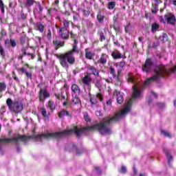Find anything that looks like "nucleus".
<instances>
[{"instance_id": "2eb2a0df", "label": "nucleus", "mask_w": 176, "mask_h": 176, "mask_svg": "<svg viewBox=\"0 0 176 176\" xmlns=\"http://www.w3.org/2000/svg\"><path fill=\"white\" fill-rule=\"evenodd\" d=\"M111 56L114 60H119L123 58V54L119 52L118 50H115L111 53Z\"/></svg>"}, {"instance_id": "9b49d317", "label": "nucleus", "mask_w": 176, "mask_h": 176, "mask_svg": "<svg viewBox=\"0 0 176 176\" xmlns=\"http://www.w3.org/2000/svg\"><path fill=\"white\" fill-rule=\"evenodd\" d=\"M59 35L62 39L67 40L68 38H69V31H68L67 29L60 28Z\"/></svg>"}, {"instance_id": "052dcab7", "label": "nucleus", "mask_w": 176, "mask_h": 176, "mask_svg": "<svg viewBox=\"0 0 176 176\" xmlns=\"http://www.w3.org/2000/svg\"><path fill=\"white\" fill-rule=\"evenodd\" d=\"M157 105L160 107V108H163L164 107V103H157Z\"/></svg>"}, {"instance_id": "6e6552de", "label": "nucleus", "mask_w": 176, "mask_h": 176, "mask_svg": "<svg viewBox=\"0 0 176 176\" xmlns=\"http://www.w3.org/2000/svg\"><path fill=\"white\" fill-rule=\"evenodd\" d=\"M103 96L101 94H97L96 95H94L90 96L89 101L92 105H96V104L98 103V101H102Z\"/></svg>"}, {"instance_id": "4468645a", "label": "nucleus", "mask_w": 176, "mask_h": 176, "mask_svg": "<svg viewBox=\"0 0 176 176\" xmlns=\"http://www.w3.org/2000/svg\"><path fill=\"white\" fill-rule=\"evenodd\" d=\"M71 90L75 96H79L80 94V87L76 84H73L72 85Z\"/></svg>"}, {"instance_id": "6ab92c4d", "label": "nucleus", "mask_w": 176, "mask_h": 176, "mask_svg": "<svg viewBox=\"0 0 176 176\" xmlns=\"http://www.w3.org/2000/svg\"><path fill=\"white\" fill-rule=\"evenodd\" d=\"M107 60H108V55L102 54L99 59L100 64H107Z\"/></svg>"}, {"instance_id": "69168bd1", "label": "nucleus", "mask_w": 176, "mask_h": 176, "mask_svg": "<svg viewBox=\"0 0 176 176\" xmlns=\"http://www.w3.org/2000/svg\"><path fill=\"white\" fill-rule=\"evenodd\" d=\"M129 82H134V78H133V77H130L129 79H128Z\"/></svg>"}, {"instance_id": "393cba45", "label": "nucleus", "mask_w": 176, "mask_h": 176, "mask_svg": "<svg viewBox=\"0 0 176 176\" xmlns=\"http://www.w3.org/2000/svg\"><path fill=\"white\" fill-rule=\"evenodd\" d=\"M160 39L163 42V43H164V42H167V41H168V36H167V34L164 33L161 36H160Z\"/></svg>"}, {"instance_id": "37998d69", "label": "nucleus", "mask_w": 176, "mask_h": 176, "mask_svg": "<svg viewBox=\"0 0 176 176\" xmlns=\"http://www.w3.org/2000/svg\"><path fill=\"white\" fill-rule=\"evenodd\" d=\"M73 19L74 21H78V20L79 19V14L77 13L74 14L73 16Z\"/></svg>"}, {"instance_id": "a19ab883", "label": "nucleus", "mask_w": 176, "mask_h": 176, "mask_svg": "<svg viewBox=\"0 0 176 176\" xmlns=\"http://www.w3.org/2000/svg\"><path fill=\"white\" fill-rule=\"evenodd\" d=\"M84 119L86 122H90V117L87 113H84Z\"/></svg>"}, {"instance_id": "412c9836", "label": "nucleus", "mask_w": 176, "mask_h": 176, "mask_svg": "<svg viewBox=\"0 0 176 176\" xmlns=\"http://www.w3.org/2000/svg\"><path fill=\"white\" fill-rule=\"evenodd\" d=\"M96 19H97L98 23H104V19H105V16L102 15L101 14V12H99L98 13Z\"/></svg>"}, {"instance_id": "6e6d98bb", "label": "nucleus", "mask_w": 176, "mask_h": 176, "mask_svg": "<svg viewBox=\"0 0 176 176\" xmlns=\"http://www.w3.org/2000/svg\"><path fill=\"white\" fill-rule=\"evenodd\" d=\"M154 1L155 2L154 5H157V6H159V4L162 3V0H154Z\"/></svg>"}, {"instance_id": "5701e85b", "label": "nucleus", "mask_w": 176, "mask_h": 176, "mask_svg": "<svg viewBox=\"0 0 176 176\" xmlns=\"http://www.w3.org/2000/svg\"><path fill=\"white\" fill-rule=\"evenodd\" d=\"M151 12L152 13L156 14L157 12H159V6L157 4H152V8H151Z\"/></svg>"}, {"instance_id": "de8ad7c7", "label": "nucleus", "mask_w": 176, "mask_h": 176, "mask_svg": "<svg viewBox=\"0 0 176 176\" xmlns=\"http://www.w3.org/2000/svg\"><path fill=\"white\" fill-rule=\"evenodd\" d=\"M25 75L27 76V78H29L30 79H32V74L28 72H25Z\"/></svg>"}, {"instance_id": "2f4dec72", "label": "nucleus", "mask_w": 176, "mask_h": 176, "mask_svg": "<svg viewBox=\"0 0 176 176\" xmlns=\"http://www.w3.org/2000/svg\"><path fill=\"white\" fill-rule=\"evenodd\" d=\"M85 58H88L89 60H91V58H93V52L86 51Z\"/></svg>"}, {"instance_id": "09e8293b", "label": "nucleus", "mask_w": 176, "mask_h": 176, "mask_svg": "<svg viewBox=\"0 0 176 176\" xmlns=\"http://www.w3.org/2000/svg\"><path fill=\"white\" fill-rule=\"evenodd\" d=\"M47 14L52 16L53 14V8H49L47 11Z\"/></svg>"}, {"instance_id": "9d476101", "label": "nucleus", "mask_w": 176, "mask_h": 176, "mask_svg": "<svg viewBox=\"0 0 176 176\" xmlns=\"http://www.w3.org/2000/svg\"><path fill=\"white\" fill-rule=\"evenodd\" d=\"M43 12V7L41 5V2L36 1V6L33 10L34 14H37L38 16H42Z\"/></svg>"}, {"instance_id": "13d9d810", "label": "nucleus", "mask_w": 176, "mask_h": 176, "mask_svg": "<svg viewBox=\"0 0 176 176\" xmlns=\"http://www.w3.org/2000/svg\"><path fill=\"white\" fill-rule=\"evenodd\" d=\"M21 19H23V20H25V19H27V14L22 13L21 14Z\"/></svg>"}, {"instance_id": "e433bc0d", "label": "nucleus", "mask_w": 176, "mask_h": 176, "mask_svg": "<svg viewBox=\"0 0 176 176\" xmlns=\"http://www.w3.org/2000/svg\"><path fill=\"white\" fill-rule=\"evenodd\" d=\"M99 35H100V41L101 42H102V41H105V36H104L103 32H100Z\"/></svg>"}, {"instance_id": "bf43d9fd", "label": "nucleus", "mask_w": 176, "mask_h": 176, "mask_svg": "<svg viewBox=\"0 0 176 176\" xmlns=\"http://www.w3.org/2000/svg\"><path fill=\"white\" fill-rule=\"evenodd\" d=\"M138 41H139V42H141L142 43H144V42H143L144 37H142V36L139 37Z\"/></svg>"}, {"instance_id": "f3484780", "label": "nucleus", "mask_w": 176, "mask_h": 176, "mask_svg": "<svg viewBox=\"0 0 176 176\" xmlns=\"http://www.w3.org/2000/svg\"><path fill=\"white\" fill-rule=\"evenodd\" d=\"M164 152L166 154V158L168 160V164L170 166V162H173V155H170L167 148H164Z\"/></svg>"}, {"instance_id": "f257e3e1", "label": "nucleus", "mask_w": 176, "mask_h": 176, "mask_svg": "<svg viewBox=\"0 0 176 176\" xmlns=\"http://www.w3.org/2000/svg\"><path fill=\"white\" fill-rule=\"evenodd\" d=\"M133 93L132 94L131 98L128 101L124 109L117 114H116L112 118L107 117L103 119L100 123L91 126H85L81 129H78V126H73L69 130L63 131L60 132H53V133H46L41 135H38L36 136V140H42V138H45V140H52V138H63L65 135H70V134H76L77 137H80L82 133H87L89 131H93L94 130H98L100 134L104 135L105 134L109 135L112 134V129H111L110 124L113 122H118L122 118V116H126L129 111L131 109V104L135 98H138L141 96V87H138L137 85H135L132 87Z\"/></svg>"}, {"instance_id": "cd10ccee", "label": "nucleus", "mask_w": 176, "mask_h": 176, "mask_svg": "<svg viewBox=\"0 0 176 176\" xmlns=\"http://www.w3.org/2000/svg\"><path fill=\"white\" fill-rule=\"evenodd\" d=\"M36 28L40 32H43V31H45V26L41 23L36 24Z\"/></svg>"}, {"instance_id": "4be33fe9", "label": "nucleus", "mask_w": 176, "mask_h": 176, "mask_svg": "<svg viewBox=\"0 0 176 176\" xmlns=\"http://www.w3.org/2000/svg\"><path fill=\"white\" fill-rule=\"evenodd\" d=\"M39 111L41 115H43V118H49V116H47V111L44 107H40Z\"/></svg>"}, {"instance_id": "72a5a7b5", "label": "nucleus", "mask_w": 176, "mask_h": 176, "mask_svg": "<svg viewBox=\"0 0 176 176\" xmlns=\"http://www.w3.org/2000/svg\"><path fill=\"white\" fill-rule=\"evenodd\" d=\"M0 9L2 14H3V13H5V5L3 4V1H2V0H0Z\"/></svg>"}, {"instance_id": "a18cd8bd", "label": "nucleus", "mask_w": 176, "mask_h": 176, "mask_svg": "<svg viewBox=\"0 0 176 176\" xmlns=\"http://www.w3.org/2000/svg\"><path fill=\"white\" fill-rule=\"evenodd\" d=\"M70 36L72 39H76V38H78V35L74 34L72 32H70Z\"/></svg>"}, {"instance_id": "864d4df0", "label": "nucleus", "mask_w": 176, "mask_h": 176, "mask_svg": "<svg viewBox=\"0 0 176 176\" xmlns=\"http://www.w3.org/2000/svg\"><path fill=\"white\" fill-rule=\"evenodd\" d=\"M120 68H123V67H124V65H126V63L124 62V61H121L120 63Z\"/></svg>"}, {"instance_id": "5fc2aeb1", "label": "nucleus", "mask_w": 176, "mask_h": 176, "mask_svg": "<svg viewBox=\"0 0 176 176\" xmlns=\"http://www.w3.org/2000/svg\"><path fill=\"white\" fill-rule=\"evenodd\" d=\"M95 169L96 170L97 174H101V169L100 168V167L96 166Z\"/></svg>"}, {"instance_id": "473e14b6", "label": "nucleus", "mask_w": 176, "mask_h": 176, "mask_svg": "<svg viewBox=\"0 0 176 176\" xmlns=\"http://www.w3.org/2000/svg\"><path fill=\"white\" fill-rule=\"evenodd\" d=\"M22 53H23V56H30L32 60L34 59V54L25 52V48L23 47L21 50Z\"/></svg>"}, {"instance_id": "bb28decb", "label": "nucleus", "mask_w": 176, "mask_h": 176, "mask_svg": "<svg viewBox=\"0 0 176 176\" xmlns=\"http://www.w3.org/2000/svg\"><path fill=\"white\" fill-rule=\"evenodd\" d=\"M78 95H75V97L72 98V103L74 105H76V104H79L80 102V99L78 97Z\"/></svg>"}, {"instance_id": "c03bdc74", "label": "nucleus", "mask_w": 176, "mask_h": 176, "mask_svg": "<svg viewBox=\"0 0 176 176\" xmlns=\"http://www.w3.org/2000/svg\"><path fill=\"white\" fill-rule=\"evenodd\" d=\"M21 41V45H24L25 43V36H21L20 38Z\"/></svg>"}, {"instance_id": "423d86ee", "label": "nucleus", "mask_w": 176, "mask_h": 176, "mask_svg": "<svg viewBox=\"0 0 176 176\" xmlns=\"http://www.w3.org/2000/svg\"><path fill=\"white\" fill-rule=\"evenodd\" d=\"M153 68V61L152 59L147 58L145 63L142 65V69L144 72H151Z\"/></svg>"}, {"instance_id": "7c9ffc66", "label": "nucleus", "mask_w": 176, "mask_h": 176, "mask_svg": "<svg viewBox=\"0 0 176 176\" xmlns=\"http://www.w3.org/2000/svg\"><path fill=\"white\" fill-rule=\"evenodd\" d=\"M6 90V83L5 82H0V93Z\"/></svg>"}, {"instance_id": "58836bf2", "label": "nucleus", "mask_w": 176, "mask_h": 176, "mask_svg": "<svg viewBox=\"0 0 176 176\" xmlns=\"http://www.w3.org/2000/svg\"><path fill=\"white\" fill-rule=\"evenodd\" d=\"M95 86L98 89H101V81L96 80V81L95 82Z\"/></svg>"}, {"instance_id": "4c0bfd02", "label": "nucleus", "mask_w": 176, "mask_h": 176, "mask_svg": "<svg viewBox=\"0 0 176 176\" xmlns=\"http://www.w3.org/2000/svg\"><path fill=\"white\" fill-rule=\"evenodd\" d=\"M110 74L112 75L113 78H116V72L113 67H110Z\"/></svg>"}, {"instance_id": "dca6fc26", "label": "nucleus", "mask_w": 176, "mask_h": 176, "mask_svg": "<svg viewBox=\"0 0 176 176\" xmlns=\"http://www.w3.org/2000/svg\"><path fill=\"white\" fill-rule=\"evenodd\" d=\"M82 82L86 86H90V84L91 83V78L87 74L82 79Z\"/></svg>"}, {"instance_id": "f8f14e48", "label": "nucleus", "mask_w": 176, "mask_h": 176, "mask_svg": "<svg viewBox=\"0 0 176 176\" xmlns=\"http://www.w3.org/2000/svg\"><path fill=\"white\" fill-rule=\"evenodd\" d=\"M114 96H116V100L118 104H123V93L119 92L118 90H116L113 93Z\"/></svg>"}, {"instance_id": "338daca9", "label": "nucleus", "mask_w": 176, "mask_h": 176, "mask_svg": "<svg viewBox=\"0 0 176 176\" xmlns=\"http://www.w3.org/2000/svg\"><path fill=\"white\" fill-rule=\"evenodd\" d=\"M170 2L173 3V5L176 6V0H170Z\"/></svg>"}, {"instance_id": "8fccbe9b", "label": "nucleus", "mask_w": 176, "mask_h": 176, "mask_svg": "<svg viewBox=\"0 0 176 176\" xmlns=\"http://www.w3.org/2000/svg\"><path fill=\"white\" fill-rule=\"evenodd\" d=\"M82 14L84 16H89V12L85 9H82Z\"/></svg>"}, {"instance_id": "39448f33", "label": "nucleus", "mask_w": 176, "mask_h": 176, "mask_svg": "<svg viewBox=\"0 0 176 176\" xmlns=\"http://www.w3.org/2000/svg\"><path fill=\"white\" fill-rule=\"evenodd\" d=\"M160 20H161L164 24H166V22L167 24H169V25H175L176 24L175 15L171 12L166 14L164 17L163 16H160Z\"/></svg>"}, {"instance_id": "ea45409f", "label": "nucleus", "mask_w": 176, "mask_h": 176, "mask_svg": "<svg viewBox=\"0 0 176 176\" xmlns=\"http://www.w3.org/2000/svg\"><path fill=\"white\" fill-rule=\"evenodd\" d=\"M10 43L12 47H16V46H17V43H16V41L13 39L10 40Z\"/></svg>"}, {"instance_id": "603ef678", "label": "nucleus", "mask_w": 176, "mask_h": 176, "mask_svg": "<svg viewBox=\"0 0 176 176\" xmlns=\"http://www.w3.org/2000/svg\"><path fill=\"white\" fill-rule=\"evenodd\" d=\"M67 5H69V0H64L63 1V6L65 8Z\"/></svg>"}, {"instance_id": "e2e57ef3", "label": "nucleus", "mask_w": 176, "mask_h": 176, "mask_svg": "<svg viewBox=\"0 0 176 176\" xmlns=\"http://www.w3.org/2000/svg\"><path fill=\"white\" fill-rule=\"evenodd\" d=\"M54 3V5H56V6H58V3H60V1L55 0Z\"/></svg>"}, {"instance_id": "c9c22d12", "label": "nucleus", "mask_w": 176, "mask_h": 176, "mask_svg": "<svg viewBox=\"0 0 176 176\" xmlns=\"http://www.w3.org/2000/svg\"><path fill=\"white\" fill-rule=\"evenodd\" d=\"M160 45V43L159 42V41H155L153 43V45L152 47L153 49H156V47H157V46Z\"/></svg>"}, {"instance_id": "774afa93", "label": "nucleus", "mask_w": 176, "mask_h": 176, "mask_svg": "<svg viewBox=\"0 0 176 176\" xmlns=\"http://www.w3.org/2000/svg\"><path fill=\"white\" fill-rule=\"evenodd\" d=\"M6 107H5V106H2L1 107V111H2V112H5L6 111H5V109H6Z\"/></svg>"}, {"instance_id": "c85d7f7f", "label": "nucleus", "mask_w": 176, "mask_h": 176, "mask_svg": "<svg viewBox=\"0 0 176 176\" xmlns=\"http://www.w3.org/2000/svg\"><path fill=\"white\" fill-rule=\"evenodd\" d=\"M48 107L51 109V111H54V109H56V104H54V102L49 100Z\"/></svg>"}, {"instance_id": "20e7f679", "label": "nucleus", "mask_w": 176, "mask_h": 176, "mask_svg": "<svg viewBox=\"0 0 176 176\" xmlns=\"http://www.w3.org/2000/svg\"><path fill=\"white\" fill-rule=\"evenodd\" d=\"M6 104L10 112H12V113H14L15 115L21 113L24 110V103H23V101L21 100H12L10 98H8L6 100Z\"/></svg>"}, {"instance_id": "4d7b16f0", "label": "nucleus", "mask_w": 176, "mask_h": 176, "mask_svg": "<svg viewBox=\"0 0 176 176\" xmlns=\"http://www.w3.org/2000/svg\"><path fill=\"white\" fill-rule=\"evenodd\" d=\"M19 70H20L23 74H25V72H27V71L25 70V68H24V67L20 68Z\"/></svg>"}, {"instance_id": "3c124183", "label": "nucleus", "mask_w": 176, "mask_h": 176, "mask_svg": "<svg viewBox=\"0 0 176 176\" xmlns=\"http://www.w3.org/2000/svg\"><path fill=\"white\" fill-rule=\"evenodd\" d=\"M84 152H85V151H83V150L77 149L76 155H78L79 156V155H82V153H83Z\"/></svg>"}, {"instance_id": "b1692460", "label": "nucleus", "mask_w": 176, "mask_h": 176, "mask_svg": "<svg viewBox=\"0 0 176 176\" xmlns=\"http://www.w3.org/2000/svg\"><path fill=\"white\" fill-rule=\"evenodd\" d=\"M116 6V2H115V1H110L108 3L107 9H109V10H112L113 9H115Z\"/></svg>"}, {"instance_id": "aec40b11", "label": "nucleus", "mask_w": 176, "mask_h": 176, "mask_svg": "<svg viewBox=\"0 0 176 176\" xmlns=\"http://www.w3.org/2000/svg\"><path fill=\"white\" fill-rule=\"evenodd\" d=\"M159 28H160V25L158 23H154L151 25V32L155 34L156 31H159Z\"/></svg>"}, {"instance_id": "7ed1b4c3", "label": "nucleus", "mask_w": 176, "mask_h": 176, "mask_svg": "<svg viewBox=\"0 0 176 176\" xmlns=\"http://www.w3.org/2000/svg\"><path fill=\"white\" fill-rule=\"evenodd\" d=\"M175 71L176 66L170 69L163 65L156 67L154 69V82H159L162 78H166L170 74H174Z\"/></svg>"}, {"instance_id": "ddd939ff", "label": "nucleus", "mask_w": 176, "mask_h": 176, "mask_svg": "<svg viewBox=\"0 0 176 176\" xmlns=\"http://www.w3.org/2000/svg\"><path fill=\"white\" fill-rule=\"evenodd\" d=\"M36 1L35 0H25L23 3V8H25L26 9H31L34 5L36 3Z\"/></svg>"}, {"instance_id": "f704fd0d", "label": "nucleus", "mask_w": 176, "mask_h": 176, "mask_svg": "<svg viewBox=\"0 0 176 176\" xmlns=\"http://www.w3.org/2000/svg\"><path fill=\"white\" fill-rule=\"evenodd\" d=\"M161 133L164 135V137H168V138H171V134L166 131H161Z\"/></svg>"}, {"instance_id": "680f3d73", "label": "nucleus", "mask_w": 176, "mask_h": 176, "mask_svg": "<svg viewBox=\"0 0 176 176\" xmlns=\"http://www.w3.org/2000/svg\"><path fill=\"white\" fill-rule=\"evenodd\" d=\"M107 105H111L112 104V100H109L107 102H106Z\"/></svg>"}, {"instance_id": "79ce46f5", "label": "nucleus", "mask_w": 176, "mask_h": 176, "mask_svg": "<svg viewBox=\"0 0 176 176\" xmlns=\"http://www.w3.org/2000/svg\"><path fill=\"white\" fill-rule=\"evenodd\" d=\"M55 97L58 99V100H60V98L61 97V98L63 99V100H65H65H67V99L65 98V96H63V95H60V94H55Z\"/></svg>"}, {"instance_id": "f03ea898", "label": "nucleus", "mask_w": 176, "mask_h": 176, "mask_svg": "<svg viewBox=\"0 0 176 176\" xmlns=\"http://www.w3.org/2000/svg\"><path fill=\"white\" fill-rule=\"evenodd\" d=\"M79 53V50H78V40L76 38L74 39V42L73 44L72 50L67 52L64 54H62L59 57L60 64L63 67V68H66L68 69L69 65H74L75 64V54H78Z\"/></svg>"}, {"instance_id": "a878e982", "label": "nucleus", "mask_w": 176, "mask_h": 176, "mask_svg": "<svg viewBox=\"0 0 176 176\" xmlns=\"http://www.w3.org/2000/svg\"><path fill=\"white\" fill-rule=\"evenodd\" d=\"M62 23L63 24V27H62L60 28H64L65 30H68V28H69V21H67V19H64Z\"/></svg>"}, {"instance_id": "49530a36", "label": "nucleus", "mask_w": 176, "mask_h": 176, "mask_svg": "<svg viewBox=\"0 0 176 176\" xmlns=\"http://www.w3.org/2000/svg\"><path fill=\"white\" fill-rule=\"evenodd\" d=\"M127 171V169L126 168V166H122L120 173H122V174L126 173Z\"/></svg>"}, {"instance_id": "0e129e2a", "label": "nucleus", "mask_w": 176, "mask_h": 176, "mask_svg": "<svg viewBox=\"0 0 176 176\" xmlns=\"http://www.w3.org/2000/svg\"><path fill=\"white\" fill-rule=\"evenodd\" d=\"M114 45H116V46H120V43L118 41L114 42Z\"/></svg>"}, {"instance_id": "0eeeda50", "label": "nucleus", "mask_w": 176, "mask_h": 176, "mask_svg": "<svg viewBox=\"0 0 176 176\" xmlns=\"http://www.w3.org/2000/svg\"><path fill=\"white\" fill-rule=\"evenodd\" d=\"M49 97H50V94L47 92V90L40 89V91L38 92L39 101H41V102H44L45 100H46V98H49Z\"/></svg>"}, {"instance_id": "a211bd4d", "label": "nucleus", "mask_w": 176, "mask_h": 176, "mask_svg": "<svg viewBox=\"0 0 176 176\" xmlns=\"http://www.w3.org/2000/svg\"><path fill=\"white\" fill-rule=\"evenodd\" d=\"M64 116H71V114L68 111L63 109L58 112V118H64Z\"/></svg>"}, {"instance_id": "c756f323", "label": "nucleus", "mask_w": 176, "mask_h": 176, "mask_svg": "<svg viewBox=\"0 0 176 176\" xmlns=\"http://www.w3.org/2000/svg\"><path fill=\"white\" fill-rule=\"evenodd\" d=\"M53 44L56 47H58V46L63 47V46H64V42H62V41H58V40H54L53 41Z\"/></svg>"}, {"instance_id": "1a4fd4ad", "label": "nucleus", "mask_w": 176, "mask_h": 176, "mask_svg": "<svg viewBox=\"0 0 176 176\" xmlns=\"http://www.w3.org/2000/svg\"><path fill=\"white\" fill-rule=\"evenodd\" d=\"M87 75H94L95 76H100V72L94 66L89 65L87 66Z\"/></svg>"}]
</instances>
